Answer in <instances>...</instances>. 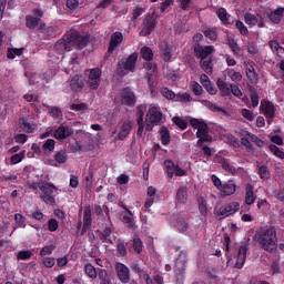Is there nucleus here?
Here are the masks:
<instances>
[{
  "instance_id": "a18cd8bd",
  "label": "nucleus",
  "mask_w": 284,
  "mask_h": 284,
  "mask_svg": "<svg viewBox=\"0 0 284 284\" xmlns=\"http://www.w3.org/2000/svg\"><path fill=\"white\" fill-rule=\"evenodd\" d=\"M49 114L52 116V119H62L63 118V111H61V108L59 106H49Z\"/></svg>"
},
{
  "instance_id": "680f3d73",
  "label": "nucleus",
  "mask_w": 284,
  "mask_h": 284,
  "mask_svg": "<svg viewBox=\"0 0 284 284\" xmlns=\"http://www.w3.org/2000/svg\"><path fill=\"white\" fill-rule=\"evenodd\" d=\"M116 253L119 256H122V257L128 256V247H125V243L119 242L116 244Z\"/></svg>"
},
{
  "instance_id": "4be33fe9",
  "label": "nucleus",
  "mask_w": 284,
  "mask_h": 284,
  "mask_svg": "<svg viewBox=\"0 0 284 284\" xmlns=\"http://www.w3.org/2000/svg\"><path fill=\"white\" fill-rule=\"evenodd\" d=\"M123 43V33L120 31H115L113 34H111L108 52L109 54H112L119 45Z\"/></svg>"
},
{
  "instance_id": "58836bf2",
  "label": "nucleus",
  "mask_w": 284,
  "mask_h": 284,
  "mask_svg": "<svg viewBox=\"0 0 284 284\" xmlns=\"http://www.w3.org/2000/svg\"><path fill=\"white\" fill-rule=\"evenodd\" d=\"M200 65L206 74H212L213 72L212 58L200 60Z\"/></svg>"
},
{
  "instance_id": "412c9836",
  "label": "nucleus",
  "mask_w": 284,
  "mask_h": 284,
  "mask_svg": "<svg viewBox=\"0 0 284 284\" xmlns=\"http://www.w3.org/2000/svg\"><path fill=\"white\" fill-rule=\"evenodd\" d=\"M92 227V209L90 206H85L83 210V224L81 230V236L88 232Z\"/></svg>"
},
{
  "instance_id": "a878e982",
  "label": "nucleus",
  "mask_w": 284,
  "mask_h": 284,
  "mask_svg": "<svg viewBox=\"0 0 284 284\" xmlns=\"http://www.w3.org/2000/svg\"><path fill=\"white\" fill-rule=\"evenodd\" d=\"M220 192L223 196H232L234 192H236V183L234 180H230L226 183L222 184V189H220Z\"/></svg>"
},
{
  "instance_id": "4d7b16f0",
  "label": "nucleus",
  "mask_w": 284,
  "mask_h": 284,
  "mask_svg": "<svg viewBox=\"0 0 284 284\" xmlns=\"http://www.w3.org/2000/svg\"><path fill=\"white\" fill-rule=\"evenodd\" d=\"M191 90L195 97H201V94H203V87L196 81L191 82Z\"/></svg>"
},
{
  "instance_id": "6e6d98bb",
  "label": "nucleus",
  "mask_w": 284,
  "mask_h": 284,
  "mask_svg": "<svg viewBox=\"0 0 284 284\" xmlns=\"http://www.w3.org/2000/svg\"><path fill=\"white\" fill-rule=\"evenodd\" d=\"M258 175L264 181H267L270 179V169L267 168V165H261L258 168Z\"/></svg>"
},
{
  "instance_id": "423d86ee",
  "label": "nucleus",
  "mask_w": 284,
  "mask_h": 284,
  "mask_svg": "<svg viewBox=\"0 0 284 284\" xmlns=\"http://www.w3.org/2000/svg\"><path fill=\"white\" fill-rule=\"evenodd\" d=\"M136 61H139L138 52L130 54L125 60H121L116 67L118 74L125 77L129 72H134L136 70Z\"/></svg>"
},
{
  "instance_id": "c85d7f7f",
  "label": "nucleus",
  "mask_w": 284,
  "mask_h": 284,
  "mask_svg": "<svg viewBox=\"0 0 284 284\" xmlns=\"http://www.w3.org/2000/svg\"><path fill=\"white\" fill-rule=\"evenodd\" d=\"M216 85H217L222 97H231L232 95L231 88H230V85H227V82H225L224 80L217 79Z\"/></svg>"
},
{
  "instance_id": "39448f33",
  "label": "nucleus",
  "mask_w": 284,
  "mask_h": 284,
  "mask_svg": "<svg viewBox=\"0 0 284 284\" xmlns=\"http://www.w3.org/2000/svg\"><path fill=\"white\" fill-rule=\"evenodd\" d=\"M187 263V253L181 251L174 264V278L176 284L185 283V265Z\"/></svg>"
},
{
  "instance_id": "ea45409f",
  "label": "nucleus",
  "mask_w": 284,
  "mask_h": 284,
  "mask_svg": "<svg viewBox=\"0 0 284 284\" xmlns=\"http://www.w3.org/2000/svg\"><path fill=\"white\" fill-rule=\"evenodd\" d=\"M140 54L144 61H152L154 59V52L150 47H142Z\"/></svg>"
},
{
  "instance_id": "de8ad7c7",
  "label": "nucleus",
  "mask_w": 284,
  "mask_h": 284,
  "mask_svg": "<svg viewBox=\"0 0 284 284\" xmlns=\"http://www.w3.org/2000/svg\"><path fill=\"white\" fill-rule=\"evenodd\" d=\"M176 200L179 203H185L187 201V190L185 187H180L176 192Z\"/></svg>"
},
{
  "instance_id": "69168bd1",
  "label": "nucleus",
  "mask_w": 284,
  "mask_h": 284,
  "mask_svg": "<svg viewBox=\"0 0 284 284\" xmlns=\"http://www.w3.org/2000/svg\"><path fill=\"white\" fill-rule=\"evenodd\" d=\"M54 250H55L54 245L43 246L40 251V256H50V254H52V252H54Z\"/></svg>"
},
{
  "instance_id": "864d4df0",
  "label": "nucleus",
  "mask_w": 284,
  "mask_h": 284,
  "mask_svg": "<svg viewBox=\"0 0 284 284\" xmlns=\"http://www.w3.org/2000/svg\"><path fill=\"white\" fill-rule=\"evenodd\" d=\"M84 272L89 278H97V268L92 264H85Z\"/></svg>"
},
{
  "instance_id": "2eb2a0df",
  "label": "nucleus",
  "mask_w": 284,
  "mask_h": 284,
  "mask_svg": "<svg viewBox=\"0 0 284 284\" xmlns=\"http://www.w3.org/2000/svg\"><path fill=\"white\" fill-rule=\"evenodd\" d=\"M214 53V47L213 45H202V44H196L193 49V54L196 59L203 60L207 59L210 54Z\"/></svg>"
},
{
  "instance_id": "20e7f679",
  "label": "nucleus",
  "mask_w": 284,
  "mask_h": 284,
  "mask_svg": "<svg viewBox=\"0 0 284 284\" xmlns=\"http://www.w3.org/2000/svg\"><path fill=\"white\" fill-rule=\"evenodd\" d=\"M58 190L59 189L52 184V182H44V184L40 186V199L45 205L54 207V205H57V194H59Z\"/></svg>"
},
{
  "instance_id": "774afa93",
  "label": "nucleus",
  "mask_w": 284,
  "mask_h": 284,
  "mask_svg": "<svg viewBox=\"0 0 284 284\" xmlns=\"http://www.w3.org/2000/svg\"><path fill=\"white\" fill-rule=\"evenodd\" d=\"M207 108L211 110V112H223L225 115H227V111L224 108L217 106L216 103L209 102Z\"/></svg>"
},
{
  "instance_id": "603ef678",
  "label": "nucleus",
  "mask_w": 284,
  "mask_h": 284,
  "mask_svg": "<svg viewBox=\"0 0 284 284\" xmlns=\"http://www.w3.org/2000/svg\"><path fill=\"white\" fill-rule=\"evenodd\" d=\"M235 28L240 30V33L242 34V37H247V34H250V30H247V27L241 20H236Z\"/></svg>"
},
{
  "instance_id": "79ce46f5",
  "label": "nucleus",
  "mask_w": 284,
  "mask_h": 284,
  "mask_svg": "<svg viewBox=\"0 0 284 284\" xmlns=\"http://www.w3.org/2000/svg\"><path fill=\"white\" fill-rule=\"evenodd\" d=\"M40 30L48 37H57V27H48L45 23L40 24Z\"/></svg>"
},
{
  "instance_id": "1a4fd4ad",
  "label": "nucleus",
  "mask_w": 284,
  "mask_h": 284,
  "mask_svg": "<svg viewBox=\"0 0 284 284\" xmlns=\"http://www.w3.org/2000/svg\"><path fill=\"white\" fill-rule=\"evenodd\" d=\"M239 210H241V204L239 202H231L217 209L215 214L220 217L221 221L223 219H227V216H232V214H236Z\"/></svg>"
},
{
  "instance_id": "ddd939ff",
  "label": "nucleus",
  "mask_w": 284,
  "mask_h": 284,
  "mask_svg": "<svg viewBox=\"0 0 284 284\" xmlns=\"http://www.w3.org/2000/svg\"><path fill=\"white\" fill-rule=\"evenodd\" d=\"M43 19V12L41 9H33L32 14L26 16V26L29 28V30H34L37 26H39V22Z\"/></svg>"
},
{
  "instance_id": "bb28decb",
  "label": "nucleus",
  "mask_w": 284,
  "mask_h": 284,
  "mask_svg": "<svg viewBox=\"0 0 284 284\" xmlns=\"http://www.w3.org/2000/svg\"><path fill=\"white\" fill-rule=\"evenodd\" d=\"M130 132H132V123L124 122L121 126L119 134H118L119 141H125V139H128V136H130Z\"/></svg>"
},
{
  "instance_id": "37998d69",
  "label": "nucleus",
  "mask_w": 284,
  "mask_h": 284,
  "mask_svg": "<svg viewBox=\"0 0 284 284\" xmlns=\"http://www.w3.org/2000/svg\"><path fill=\"white\" fill-rule=\"evenodd\" d=\"M175 227L178 232H182V233L187 232V230L190 229V226L187 225V222H185V219L183 217H178Z\"/></svg>"
},
{
  "instance_id": "9b49d317",
  "label": "nucleus",
  "mask_w": 284,
  "mask_h": 284,
  "mask_svg": "<svg viewBox=\"0 0 284 284\" xmlns=\"http://www.w3.org/2000/svg\"><path fill=\"white\" fill-rule=\"evenodd\" d=\"M101 74L102 71L100 68L89 70L87 85L90 90H99V85L101 84Z\"/></svg>"
},
{
  "instance_id": "f257e3e1",
  "label": "nucleus",
  "mask_w": 284,
  "mask_h": 284,
  "mask_svg": "<svg viewBox=\"0 0 284 284\" xmlns=\"http://www.w3.org/2000/svg\"><path fill=\"white\" fill-rule=\"evenodd\" d=\"M88 43H90V36H81L75 29H70L55 42L53 49L58 54H63L64 52H71L72 48L83 50L88 48Z\"/></svg>"
},
{
  "instance_id": "f704fd0d",
  "label": "nucleus",
  "mask_w": 284,
  "mask_h": 284,
  "mask_svg": "<svg viewBox=\"0 0 284 284\" xmlns=\"http://www.w3.org/2000/svg\"><path fill=\"white\" fill-rule=\"evenodd\" d=\"M131 247L135 254H141V252H143V241L139 235L133 236Z\"/></svg>"
},
{
  "instance_id": "cd10ccee",
  "label": "nucleus",
  "mask_w": 284,
  "mask_h": 284,
  "mask_svg": "<svg viewBox=\"0 0 284 284\" xmlns=\"http://www.w3.org/2000/svg\"><path fill=\"white\" fill-rule=\"evenodd\" d=\"M256 201V195H254V186L252 184H246L245 203L246 205H254Z\"/></svg>"
},
{
  "instance_id": "c03bdc74",
  "label": "nucleus",
  "mask_w": 284,
  "mask_h": 284,
  "mask_svg": "<svg viewBox=\"0 0 284 284\" xmlns=\"http://www.w3.org/2000/svg\"><path fill=\"white\" fill-rule=\"evenodd\" d=\"M164 165L166 169L168 178L172 179V176H174V170L176 168V164H174V162L172 160H166V161H164Z\"/></svg>"
},
{
  "instance_id": "473e14b6",
  "label": "nucleus",
  "mask_w": 284,
  "mask_h": 284,
  "mask_svg": "<svg viewBox=\"0 0 284 284\" xmlns=\"http://www.w3.org/2000/svg\"><path fill=\"white\" fill-rule=\"evenodd\" d=\"M248 94L251 98L252 108H258V89L248 85Z\"/></svg>"
},
{
  "instance_id": "bf43d9fd",
  "label": "nucleus",
  "mask_w": 284,
  "mask_h": 284,
  "mask_svg": "<svg viewBox=\"0 0 284 284\" xmlns=\"http://www.w3.org/2000/svg\"><path fill=\"white\" fill-rule=\"evenodd\" d=\"M204 37H206V39H210V41H216V39H219V33L215 31V29H206L204 31Z\"/></svg>"
},
{
  "instance_id": "a211bd4d",
  "label": "nucleus",
  "mask_w": 284,
  "mask_h": 284,
  "mask_svg": "<svg viewBox=\"0 0 284 284\" xmlns=\"http://www.w3.org/2000/svg\"><path fill=\"white\" fill-rule=\"evenodd\" d=\"M146 120H149L150 123H155V125H159V123L163 121V112H161L159 106H151L148 111Z\"/></svg>"
},
{
  "instance_id": "6ab92c4d",
  "label": "nucleus",
  "mask_w": 284,
  "mask_h": 284,
  "mask_svg": "<svg viewBox=\"0 0 284 284\" xmlns=\"http://www.w3.org/2000/svg\"><path fill=\"white\" fill-rule=\"evenodd\" d=\"M69 87L71 92H83V88H85V81H83L81 75L75 74L70 79Z\"/></svg>"
},
{
  "instance_id": "49530a36",
  "label": "nucleus",
  "mask_w": 284,
  "mask_h": 284,
  "mask_svg": "<svg viewBox=\"0 0 284 284\" xmlns=\"http://www.w3.org/2000/svg\"><path fill=\"white\" fill-rule=\"evenodd\" d=\"M54 161L55 163H60V164L65 163L68 161V153H65V151L63 150L55 152Z\"/></svg>"
},
{
  "instance_id": "dca6fc26",
  "label": "nucleus",
  "mask_w": 284,
  "mask_h": 284,
  "mask_svg": "<svg viewBox=\"0 0 284 284\" xmlns=\"http://www.w3.org/2000/svg\"><path fill=\"white\" fill-rule=\"evenodd\" d=\"M239 134L241 136L240 139L241 145H243L245 150H247V152H254V146L251 144L252 136L254 134L245 129L240 130Z\"/></svg>"
},
{
  "instance_id": "7c9ffc66",
  "label": "nucleus",
  "mask_w": 284,
  "mask_h": 284,
  "mask_svg": "<svg viewBox=\"0 0 284 284\" xmlns=\"http://www.w3.org/2000/svg\"><path fill=\"white\" fill-rule=\"evenodd\" d=\"M216 17L220 19L222 26H230V13H227V10L225 8H220L216 11Z\"/></svg>"
},
{
  "instance_id": "4c0bfd02",
  "label": "nucleus",
  "mask_w": 284,
  "mask_h": 284,
  "mask_svg": "<svg viewBox=\"0 0 284 284\" xmlns=\"http://www.w3.org/2000/svg\"><path fill=\"white\" fill-rule=\"evenodd\" d=\"M160 133V141L162 143V145H168L171 141V138H170V130H168L166 126H162L159 131Z\"/></svg>"
},
{
  "instance_id": "c9c22d12",
  "label": "nucleus",
  "mask_w": 284,
  "mask_h": 284,
  "mask_svg": "<svg viewBox=\"0 0 284 284\" xmlns=\"http://www.w3.org/2000/svg\"><path fill=\"white\" fill-rule=\"evenodd\" d=\"M226 74L234 83H240V81H243V74L234 69H226Z\"/></svg>"
},
{
  "instance_id": "f3484780",
  "label": "nucleus",
  "mask_w": 284,
  "mask_h": 284,
  "mask_svg": "<svg viewBox=\"0 0 284 284\" xmlns=\"http://www.w3.org/2000/svg\"><path fill=\"white\" fill-rule=\"evenodd\" d=\"M120 221L129 230H134V227H136V224L134 222V213H132L130 210L120 212Z\"/></svg>"
},
{
  "instance_id": "2f4dec72",
  "label": "nucleus",
  "mask_w": 284,
  "mask_h": 284,
  "mask_svg": "<svg viewBox=\"0 0 284 284\" xmlns=\"http://www.w3.org/2000/svg\"><path fill=\"white\" fill-rule=\"evenodd\" d=\"M98 236L103 243H112V240H110V236H112V229L110 226H105L103 231H98Z\"/></svg>"
},
{
  "instance_id": "f03ea898",
  "label": "nucleus",
  "mask_w": 284,
  "mask_h": 284,
  "mask_svg": "<svg viewBox=\"0 0 284 284\" xmlns=\"http://www.w3.org/2000/svg\"><path fill=\"white\" fill-rule=\"evenodd\" d=\"M255 239L265 252H270L271 254L276 252V241H278V239L276 237V229L274 226L260 229L255 234Z\"/></svg>"
},
{
  "instance_id": "f8f14e48",
  "label": "nucleus",
  "mask_w": 284,
  "mask_h": 284,
  "mask_svg": "<svg viewBox=\"0 0 284 284\" xmlns=\"http://www.w3.org/2000/svg\"><path fill=\"white\" fill-rule=\"evenodd\" d=\"M74 134V130L68 124H60L55 130H53L52 138L57 141H65Z\"/></svg>"
},
{
  "instance_id": "c756f323",
  "label": "nucleus",
  "mask_w": 284,
  "mask_h": 284,
  "mask_svg": "<svg viewBox=\"0 0 284 284\" xmlns=\"http://www.w3.org/2000/svg\"><path fill=\"white\" fill-rule=\"evenodd\" d=\"M219 163H220L222 170H225L227 172V174L236 173V168H234L232 164H230V160L221 156L219 160Z\"/></svg>"
},
{
  "instance_id": "aec40b11",
  "label": "nucleus",
  "mask_w": 284,
  "mask_h": 284,
  "mask_svg": "<svg viewBox=\"0 0 284 284\" xmlns=\"http://www.w3.org/2000/svg\"><path fill=\"white\" fill-rule=\"evenodd\" d=\"M115 272L121 283H124V284L130 283V268L125 266V264L118 263L115 265Z\"/></svg>"
},
{
  "instance_id": "b1692460",
  "label": "nucleus",
  "mask_w": 284,
  "mask_h": 284,
  "mask_svg": "<svg viewBox=\"0 0 284 284\" xmlns=\"http://www.w3.org/2000/svg\"><path fill=\"white\" fill-rule=\"evenodd\" d=\"M284 7H278L274 11L267 13V19L273 22L275 26H278L283 19Z\"/></svg>"
},
{
  "instance_id": "5fc2aeb1",
  "label": "nucleus",
  "mask_w": 284,
  "mask_h": 284,
  "mask_svg": "<svg viewBox=\"0 0 284 284\" xmlns=\"http://www.w3.org/2000/svg\"><path fill=\"white\" fill-rule=\"evenodd\" d=\"M268 150L272 152V154H274V156H276L277 159L283 160L284 159V152L276 146L275 144H271L268 145Z\"/></svg>"
},
{
  "instance_id": "4468645a",
  "label": "nucleus",
  "mask_w": 284,
  "mask_h": 284,
  "mask_svg": "<svg viewBox=\"0 0 284 284\" xmlns=\"http://www.w3.org/2000/svg\"><path fill=\"white\" fill-rule=\"evenodd\" d=\"M244 21L250 28H254V26H257V28H265V21L261 14L254 16V13L246 12L244 14Z\"/></svg>"
},
{
  "instance_id": "7ed1b4c3",
  "label": "nucleus",
  "mask_w": 284,
  "mask_h": 284,
  "mask_svg": "<svg viewBox=\"0 0 284 284\" xmlns=\"http://www.w3.org/2000/svg\"><path fill=\"white\" fill-rule=\"evenodd\" d=\"M190 125H192L194 130H197L196 138L199 139V148H201L202 143H211L212 135H210V128L207 126V123L196 118H193L190 120Z\"/></svg>"
},
{
  "instance_id": "8fccbe9b",
  "label": "nucleus",
  "mask_w": 284,
  "mask_h": 284,
  "mask_svg": "<svg viewBox=\"0 0 284 284\" xmlns=\"http://www.w3.org/2000/svg\"><path fill=\"white\" fill-rule=\"evenodd\" d=\"M26 159V151H21L20 153H16L10 158L11 164L17 165V163H21Z\"/></svg>"
},
{
  "instance_id": "e2e57ef3",
  "label": "nucleus",
  "mask_w": 284,
  "mask_h": 284,
  "mask_svg": "<svg viewBox=\"0 0 284 284\" xmlns=\"http://www.w3.org/2000/svg\"><path fill=\"white\" fill-rule=\"evenodd\" d=\"M230 88H231V94H233V97H236L237 99H241V97H243V91H241V88H239V84L231 83Z\"/></svg>"
},
{
  "instance_id": "e433bc0d",
  "label": "nucleus",
  "mask_w": 284,
  "mask_h": 284,
  "mask_svg": "<svg viewBox=\"0 0 284 284\" xmlns=\"http://www.w3.org/2000/svg\"><path fill=\"white\" fill-rule=\"evenodd\" d=\"M226 45H229V48L233 52L234 57H239L241 54V47H239V42H236V40H234V38H229Z\"/></svg>"
},
{
  "instance_id": "338daca9",
  "label": "nucleus",
  "mask_w": 284,
  "mask_h": 284,
  "mask_svg": "<svg viewBox=\"0 0 284 284\" xmlns=\"http://www.w3.org/2000/svg\"><path fill=\"white\" fill-rule=\"evenodd\" d=\"M14 222L19 227H26V217L21 213L14 214Z\"/></svg>"
},
{
  "instance_id": "3c124183",
  "label": "nucleus",
  "mask_w": 284,
  "mask_h": 284,
  "mask_svg": "<svg viewBox=\"0 0 284 284\" xmlns=\"http://www.w3.org/2000/svg\"><path fill=\"white\" fill-rule=\"evenodd\" d=\"M57 145V142L52 139H48L43 145L42 150L43 152H54V146Z\"/></svg>"
},
{
  "instance_id": "09e8293b",
  "label": "nucleus",
  "mask_w": 284,
  "mask_h": 284,
  "mask_svg": "<svg viewBox=\"0 0 284 284\" xmlns=\"http://www.w3.org/2000/svg\"><path fill=\"white\" fill-rule=\"evenodd\" d=\"M162 57H163V61H165V63L171 61V59H172V48H170V44H165L162 48Z\"/></svg>"
},
{
  "instance_id": "052dcab7",
  "label": "nucleus",
  "mask_w": 284,
  "mask_h": 284,
  "mask_svg": "<svg viewBox=\"0 0 284 284\" xmlns=\"http://www.w3.org/2000/svg\"><path fill=\"white\" fill-rule=\"evenodd\" d=\"M173 123L176 124L180 130H187V122L181 116H174Z\"/></svg>"
},
{
  "instance_id": "72a5a7b5",
  "label": "nucleus",
  "mask_w": 284,
  "mask_h": 284,
  "mask_svg": "<svg viewBox=\"0 0 284 284\" xmlns=\"http://www.w3.org/2000/svg\"><path fill=\"white\" fill-rule=\"evenodd\" d=\"M143 110L138 109V136L141 139L143 136V131L145 130V122H143Z\"/></svg>"
},
{
  "instance_id": "0e129e2a",
  "label": "nucleus",
  "mask_w": 284,
  "mask_h": 284,
  "mask_svg": "<svg viewBox=\"0 0 284 284\" xmlns=\"http://www.w3.org/2000/svg\"><path fill=\"white\" fill-rule=\"evenodd\" d=\"M199 210L202 216H207V202L204 199L199 200Z\"/></svg>"
},
{
  "instance_id": "6e6552de",
  "label": "nucleus",
  "mask_w": 284,
  "mask_h": 284,
  "mask_svg": "<svg viewBox=\"0 0 284 284\" xmlns=\"http://www.w3.org/2000/svg\"><path fill=\"white\" fill-rule=\"evenodd\" d=\"M260 112L264 114L266 123L272 125L274 118L276 116V106L270 100H262L260 104Z\"/></svg>"
},
{
  "instance_id": "5701e85b",
  "label": "nucleus",
  "mask_w": 284,
  "mask_h": 284,
  "mask_svg": "<svg viewBox=\"0 0 284 284\" xmlns=\"http://www.w3.org/2000/svg\"><path fill=\"white\" fill-rule=\"evenodd\" d=\"M250 248L247 247V245L240 246L236 263H235V267L237 270H243V265H245V261H247V251Z\"/></svg>"
},
{
  "instance_id": "393cba45",
  "label": "nucleus",
  "mask_w": 284,
  "mask_h": 284,
  "mask_svg": "<svg viewBox=\"0 0 284 284\" xmlns=\"http://www.w3.org/2000/svg\"><path fill=\"white\" fill-rule=\"evenodd\" d=\"M246 78L251 85H256L258 83V74H256V69H254V64L247 62L246 63Z\"/></svg>"
},
{
  "instance_id": "9d476101",
  "label": "nucleus",
  "mask_w": 284,
  "mask_h": 284,
  "mask_svg": "<svg viewBox=\"0 0 284 284\" xmlns=\"http://www.w3.org/2000/svg\"><path fill=\"white\" fill-rule=\"evenodd\" d=\"M121 105H128V108H134L136 105V94L130 87H125L120 92Z\"/></svg>"
},
{
  "instance_id": "a19ab883",
  "label": "nucleus",
  "mask_w": 284,
  "mask_h": 284,
  "mask_svg": "<svg viewBox=\"0 0 284 284\" xmlns=\"http://www.w3.org/2000/svg\"><path fill=\"white\" fill-rule=\"evenodd\" d=\"M20 128L23 132H27V134H32V132H34V125L28 122L26 118L21 119Z\"/></svg>"
},
{
  "instance_id": "13d9d810",
  "label": "nucleus",
  "mask_w": 284,
  "mask_h": 284,
  "mask_svg": "<svg viewBox=\"0 0 284 284\" xmlns=\"http://www.w3.org/2000/svg\"><path fill=\"white\" fill-rule=\"evenodd\" d=\"M161 94L168 99L169 101H172L175 99L176 94L174 93V91L170 90L169 88L164 87L161 90Z\"/></svg>"
},
{
  "instance_id": "0eeeda50",
  "label": "nucleus",
  "mask_w": 284,
  "mask_h": 284,
  "mask_svg": "<svg viewBox=\"0 0 284 284\" xmlns=\"http://www.w3.org/2000/svg\"><path fill=\"white\" fill-rule=\"evenodd\" d=\"M159 21L156 20V14L154 13H148L145 14L141 27H140V37H150L152 32H154V28H156V24Z\"/></svg>"
}]
</instances>
